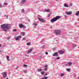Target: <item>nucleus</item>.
<instances>
[{"label": "nucleus", "mask_w": 79, "mask_h": 79, "mask_svg": "<svg viewBox=\"0 0 79 79\" xmlns=\"http://www.w3.org/2000/svg\"><path fill=\"white\" fill-rule=\"evenodd\" d=\"M1 29L4 31H6L10 28V25L8 24H4L1 25Z\"/></svg>", "instance_id": "obj_1"}, {"label": "nucleus", "mask_w": 79, "mask_h": 79, "mask_svg": "<svg viewBox=\"0 0 79 79\" xmlns=\"http://www.w3.org/2000/svg\"><path fill=\"white\" fill-rule=\"evenodd\" d=\"M60 18H61V16H57L55 18H54L53 19H51V21L52 23L55 22V21H56V20H58V19H60Z\"/></svg>", "instance_id": "obj_2"}, {"label": "nucleus", "mask_w": 79, "mask_h": 79, "mask_svg": "<svg viewBox=\"0 0 79 79\" xmlns=\"http://www.w3.org/2000/svg\"><path fill=\"white\" fill-rule=\"evenodd\" d=\"M61 33V30H56L54 31V34H56V35H60Z\"/></svg>", "instance_id": "obj_3"}, {"label": "nucleus", "mask_w": 79, "mask_h": 79, "mask_svg": "<svg viewBox=\"0 0 79 79\" xmlns=\"http://www.w3.org/2000/svg\"><path fill=\"white\" fill-rule=\"evenodd\" d=\"M38 19L42 23H44V22H45V20L44 19H41L40 18H38Z\"/></svg>", "instance_id": "obj_4"}, {"label": "nucleus", "mask_w": 79, "mask_h": 79, "mask_svg": "<svg viewBox=\"0 0 79 79\" xmlns=\"http://www.w3.org/2000/svg\"><path fill=\"white\" fill-rule=\"evenodd\" d=\"M21 36H18L15 38V39L16 40H18L19 39V38H21Z\"/></svg>", "instance_id": "obj_5"}, {"label": "nucleus", "mask_w": 79, "mask_h": 79, "mask_svg": "<svg viewBox=\"0 0 79 79\" xmlns=\"http://www.w3.org/2000/svg\"><path fill=\"white\" fill-rule=\"evenodd\" d=\"M6 73H7L6 72H4L3 73V76L4 77H6Z\"/></svg>", "instance_id": "obj_6"}, {"label": "nucleus", "mask_w": 79, "mask_h": 79, "mask_svg": "<svg viewBox=\"0 0 79 79\" xmlns=\"http://www.w3.org/2000/svg\"><path fill=\"white\" fill-rule=\"evenodd\" d=\"M66 13L67 14V15H71V14H72V12H71V11L66 12Z\"/></svg>", "instance_id": "obj_7"}, {"label": "nucleus", "mask_w": 79, "mask_h": 79, "mask_svg": "<svg viewBox=\"0 0 79 79\" xmlns=\"http://www.w3.org/2000/svg\"><path fill=\"white\" fill-rule=\"evenodd\" d=\"M58 52H56L53 54V56H58Z\"/></svg>", "instance_id": "obj_8"}, {"label": "nucleus", "mask_w": 79, "mask_h": 79, "mask_svg": "<svg viewBox=\"0 0 79 79\" xmlns=\"http://www.w3.org/2000/svg\"><path fill=\"white\" fill-rule=\"evenodd\" d=\"M64 53V52L62 51H59V53L60 54H63Z\"/></svg>", "instance_id": "obj_9"}, {"label": "nucleus", "mask_w": 79, "mask_h": 79, "mask_svg": "<svg viewBox=\"0 0 79 79\" xmlns=\"http://www.w3.org/2000/svg\"><path fill=\"white\" fill-rule=\"evenodd\" d=\"M33 50L32 49H29L28 51V52H27V54L29 53H31V52H32Z\"/></svg>", "instance_id": "obj_10"}, {"label": "nucleus", "mask_w": 79, "mask_h": 79, "mask_svg": "<svg viewBox=\"0 0 79 79\" xmlns=\"http://www.w3.org/2000/svg\"><path fill=\"white\" fill-rule=\"evenodd\" d=\"M6 58H7V60L8 61H10V59H9V58H10V56H6Z\"/></svg>", "instance_id": "obj_11"}, {"label": "nucleus", "mask_w": 79, "mask_h": 79, "mask_svg": "<svg viewBox=\"0 0 79 79\" xmlns=\"http://www.w3.org/2000/svg\"><path fill=\"white\" fill-rule=\"evenodd\" d=\"M26 2V0H22V3L24 4V3Z\"/></svg>", "instance_id": "obj_12"}, {"label": "nucleus", "mask_w": 79, "mask_h": 79, "mask_svg": "<svg viewBox=\"0 0 79 79\" xmlns=\"http://www.w3.org/2000/svg\"><path fill=\"white\" fill-rule=\"evenodd\" d=\"M64 6L65 7H69V6L66 3L64 4Z\"/></svg>", "instance_id": "obj_13"}, {"label": "nucleus", "mask_w": 79, "mask_h": 79, "mask_svg": "<svg viewBox=\"0 0 79 79\" xmlns=\"http://www.w3.org/2000/svg\"><path fill=\"white\" fill-rule=\"evenodd\" d=\"M42 69H37V72H40V71H42Z\"/></svg>", "instance_id": "obj_14"}, {"label": "nucleus", "mask_w": 79, "mask_h": 79, "mask_svg": "<svg viewBox=\"0 0 79 79\" xmlns=\"http://www.w3.org/2000/svg\"><path fill=\"white\" fill-rule=\"evenodd\" d=\"M19 27L20 28H22L23 27V24H19Z\"/></svg>", "instance_id": "obj_15"}, {"label": "nucleus", "mask_w": 79, "mask_h": 79, "mask_svg": "<svg viewBox=\"0 0 79 79\" xmlns=\"http://www.w3.org/2000/svg\"><path fill=\"white\" fill-rule=\"evenodd\" d=\"M76 46V44H72V47L73 48H75Z\"/></svg>", "instance_id": "obj_16"}, {"label": "nucleus", "mask_w": 79, "mask_h": 79, "mask_svg": "<svg viewBox=\"0 0 79 79\" xmlns=\"http://www.w3.org/2000/svg\"><path fill=\"white\" fill-rule=\"evenodd\" d=\"M72 62H69L68 63V66H71V64H72Z\"/></svg>", "instance_id": "obj_17"}, {"label": "nucleus", "mask_w": 79, "mask_h": 79, "mask_svg": "<svg viewBox=\"0 0 79 79\" xmlns=\"http://www.w3.org/2000/svg\"><path fill=\"white\" fill-rule=\"evenodd\" d=\"M75 15L76 16H79V10L77 12V13H75Z\"/></svg>", "instance_id": "obj_18"}, {"label": "nucleus", "mask_w": 79, "mask_h": 79, "mask_svg": "<svg viewBox=\"0 0 79 79\" xmlns=\"http://www.w3.org/2000/svg\"><path fill=\"white\" fill-rule=\"evenodd\" d=\"M25 34L26 33L24 32H22L21 33V35H22L23 36H24Z\"/></svg>", "instance_id": "obj_19"}, {"label": "nucleus", "mask_w": 79, "mask_h": 79, "mask_svg": "<svg viewBox=\"0 0 79 79\" xmlns=\"http://www.w3.org/2000/svg\"><path fill=\"white\" fill-rule=\"evenodd\" d=\"M48 78V77H43L42 78H41V79H47Z\"/></svg>", "instance_id": "obj_20"}, {"label": "nucleus", "mask_w": 79, "mask_h": 79, "mask_svg": "<svg viewBox=\"0 0 79 79\" xmlns=\"http://www.w3.org/2000/svg\"><path fill=\"white\" fill-rule=\"evenodd\" d=\"M41 74L42 75H44V73H45V72L44 71H42L41 72Z\"/></svg>", "instance_id": "obj_21"}, {"label": "nucleus", "mask_w": 79, "mask_h": 79, "mask_svg": "<svg viewBox=\"0 0 79 79\" xmlns=\"http://www.w3.org/2000/svg\"><path fill=\"white\" fill-rule=\"evenodd\" d=\"M49 9H48V10H47V9H45V11L46 12H49Z\"/></svg>", "instance_id": "obj_22"}, {"label": "nucleus", "mask_w": 79, "mask_h": 79, "mask_svg": "<svg viewBox=\"0 0 79 79\" xmlns=\"http://www.w3.org/2000/svg\"><path fill=\"white\" fill-rule=\"evenodd\" d=\"M21 11L22 13H24V12H25L23 9L21 10Z\"/></svg>", "instance_id": "obj_23"}, {"label": "nucleus", "mask_w": 79, "mask_h": 79, "mask_svg": "<svg viewBox=\"0 0 79 79\" xmlns=\"http://www.w3.org/2000/svg\"><path fill=\"white\" fill-rule=\"evenodd\" d=\"M27 45H31V44L30 43H28L27 44Z\"/></svg>", "instance_id": "obj_24"}, {"label": "nucleus", "mask_w": 79, "mask_h": 79, "mask_svg": "<svg viewBox=\"0 0 79 79\" xmlns=\"http://www.w3.org/2000/svg\"><path fill=\"white\" fill-rule=\"evenodd\" d=\"M16 29H14L13 30V32H16Z\"/></svg>", "instance_id": "obj_25"}, {"label": "nucleus", "mask_w": 79, "mask_h": 79, "mask_svg": "<svg viewBox=\"0 0 79 79\" xmlns=\"http://www.w3.org/2000/svg\"><path fill=\"white\" fill-rule=\"evenodd\" d=\"M64 76V74H63V73H62L61 74V77H62V76Z\"/></svg>", "instance_id": "obj_26"}, {"label": "nucleus", "mask_w": 79, "mask_h": 79, "mask_svg": "<svg viewBox=\"0 0 79 79\" xmlns=\"http://www.w3.org/2000/svg\"><path fill=\"white\" fill-rule=\"evenodd\" d=\"M70 69H67V71H70Z\"/></svg>", "instance_id": "obj_27"}, {"label": "nucleus", "mask_w": 79, "mask_h": 79, "mask_svg": "<svg viewBox=\"0 0 79 79\" xmlns=\"http://www.w3.org/2000/svg\"><path fill=\"white\" fill-rule=\"evenodd\" d=\"M44 67L46 68H47L48 67V66L47 65H45L44 66Z\"/></svg>", "instance_id": "obj_28"}, {"label": "nucleus", "mask_w": 79, "mask_h": 79, "mask_svg": "<svg viewBox=\"0 0 79 79\" xmlns=\"http://www.w3.org/2000/svg\"><path fill=\"white\" fill-rule=\"evenodd\" d=\"M4 16H5L6 17V18L7 19H8V16H7V15H5Z\"/></svg>", "instance_id": "obj_29"}, {"label": "nucleus", "mask_w": 79, "mask_h": 79, "mask_svg": "<svg viewBox=\"0 0 79 79\" xmlns=\"http://www.w3.org/2000/svg\"><path fill=\"white\" fill-rule=\"evenodd\" d=\"M23 28H24V29L26 28V27L25 26V25H23Z\"/></svg>", "instance_id": "obj_30"}, {"label": "nucleus", "mask_w": 79, "mask_h": 79, "mask_svg": "<svg viewBox=\"0 0 79 79\" xmlns=\"http://www.w3.org/2000/svg\"><path fill=\"white\" fill-rule=\"evenodd\" d=\"M26 37H24L22 39V40H26Z\"/></svg>", "instance_id": "obj_31"}, {"label": "nucleus", "mask_w": 79, "mask_h": 79, "mask_svg": "<svg viewBox=\"0 0 79 79\" xmlns=\"http://www.w3.org/2000/svg\"><path fill=\"white\" fill-rule=\"evenodd\" d=\"M33 24H34V25H35V27H36V26H37V24L35 23H34Z\"/></svg>", "instance_id": "obj_32"}, {"label": "nucleus", "mask_w": 79, "mask_h": 79, "mask_svg": "<svg viewBox=\"0 0 79 79\" xmlns=\"http://www.w3.org/2000/svg\"><path fill=\"white\" fill-rule=\"evenodd\" d=\"M4 5H8V4L7 3H6V2H5L4 3Z\"/></svg>", "instance_id": "obj_33"}, {"label": "nucleus", "mask_w": 79, "mask_h": 79, "mask_svg": "<svg viewBox=\"0 0 79 79\" xmlns=\"http://www.w3.org/2000/svg\"><path fill=\"white\" fill-rule=\"evenodd\" d=\"M45 47V45H44V46H43L42 47V48H44V47Z\"/></svg>", "instance_id": "obj_34"}, {"label": "nucleus", "mask_w": 79, "mask_h": 79, "mask_svg": "<svg viewBox=\"0 0 79 79\" xmlns=\"http://www.w3.org/2000/svg\"><path fill=\"white\" fill-rule=\"evenodd\" d=\"M11 37H9L8 38H7V40H10V39Z\"/></svg>", "instance_id": "obj_35"}, {"label": "nucleus", "mask_w": 79, "mask_h": 79, "mask_svg": "<svg viewBox=\"0 0 79 79\" xmlns=\"http://www.w3.org/2000/svg\"><path fill=\"white\" fill-rule=\"evenodd\" d=\"M24 66H25V67H26L27 66V65L26 64H24L23 65Z\"/></svg>", "instance_id": "obj_36"}, {"label": "nucleus", "mask_w": 79, "mask_h": 79, "mask_svg": "<svg viewBox=\"0 0 79 79\" xmlns=\"http://www.w3.org/2000/svg\"><path fill=\"white\" fill-rule=\"evenodd\" d=\"M24 73H27V70L24 71Z\"/></svg>", "instance_id": "obj_37"}, {"label": "nucleus", "mask_w": 79, "mask_h": 79, "mask_svg": "<svg viewBox=\"0 0 79 79\" xmlns=\"http://www.w3.org/2000/svg\"><path fill=\"white\" fill-rule=\"evenodd\" d=\"M59 59H60V57H59L56 58L57 60H59Z\"/></svg>", "instance_id": "obj_38"}, {"label": "nucleus", "mask_w": 79, "mask_h": 79, "mask_svg": "<svg viewBox=\"0 0 79 79\" xmlns=\"http://www.w3.org/2000/svg\"><path fill=\"white\" fill-rule=\"evenodd\" d=\"M44 70L45 71H47V68H46L45 69H44Z\"/></svg>", "instance_id": "obj_39"}, {"label": "nucleus", "mask_w": 79, "mask_h": 79, "mask_svg": "<svg viewBox=\"0 0 79 79\" xmlns=\"http://www.w3.org/2000/svg\"><path fill=\"white\" fill-rule=\"evenodd\" d=\"M44 76H47V74L45 73Z\"/></svg>", "instance_id": "obj_40"}, {"label": "nucleus", "mask_w": 79, "mask_h": 79, "mask_svg": "<svg viewBox=\"0 0 79 79\" xmlns=\"http://www.w3.org/2000/svg\"><path fill=\"white\" fill-rule=\"evenodd\" d=\"M1 7H2V4H0V8H1Z\"/></svg>", "instance_id": "obj_41"}, {"label": "nucleus", "mask_w": 79, "mask_h": 79, "mask_svg": "<svg viewBox=\"0 0 79 79\" xmlns=\"http://www.w3.org/2000/svg\"><path fill=\"white\" fill-rule=\"evenodd\" d=\"M50 14H49L48 17H50Z\"/></svg>", "instance_id": "obj_42"}, {"label": "nucleus", "mask_w": 79, "mask_h": 79, "mask_svg": "<svg viewBox=\"0 0 79 79\" xmlns=\"http://www.w3.org/2000/svg\"><path fill=\"white\" fill-rule=\"evenodd\" d=\"M19 68V66H17V68H16V69H17L18 68Z\"/></svg>", "instance_id": "obj_43"}, {"label": "nucleus", "mask_w": 79, "mask_h": 79, "mask_svg": "<svg viewBox=\"0 0 79 79\" xmlns=\"http://www.w3.org/2000/svg\"><path fill=\"white\" fill-rule=\"evenodd\" d=\"M46 55H48V52H46Z\"/></svg>", "instance_id": "obj_44"}, {"label": "nucleus", "mask_w": 79, "mask_h": 79, "mask_svg": "<svg viewBox=\"0 0 79 79\" xmlns=\"http://www.w3.org/2000/svg\"><path fill=\"white\" fill-rule=\"evenodd\" d=\"M64 17H65V18H66V17H67V16H66V15H65Z\"/></svg>", "instance_id": "obj_45"}, {"label": "nucleus", "mask_w": 79, "mask_h": 79, "mask_svg": "<svg viewBox=\"0 0 79 79\" xmlns=\"http://www.w3.org/2000/svg\"><path fill=\"white\" fill-rule=\"evenodd\" d=\"M68 64H65V66H68Z\"/></svg>", "instance_id": "obj_46"}, {"label": "nucleus", "mask_w": 79, "mask_h": 79, "mask_svg": "<svg viewBox=\"0 0 79 79\" xmlns=\"http://www.w3.org/2000/svg\"><path fill=\"white\" fill-rule=\"evenodd\" d=\"M2 47V44H0V47Z\"/></svg>", "instance_id": "obj_47"}, {"label": "nucleus", "mask_w": 79, "mask_h": 79, "mask_svg": "<svg viewBox=\"0 0 79 79\" xmlns=\"http://www.w3.org/2000/svg\"><path fill=\"white\" fill-rule=\"evenodd\" d=\"M1 52H1V51H0V53Z\"/></svg>", "instance_id": "obj_48"}, {"label": "nucleus", "mask_w": 79, "mask_h": 79, "mask_svg": "<svg viewBox=\"0 0 79 79\" xmlns=\"http://www.w3.org/2000/svg\"><path fill=\"white\" fill-rule=\"evenodd\" d=\"M6 79H8V78H7Z\"/></svg>", "instance_id": "obj_49"}, {"label": "nucleus", "mask_w": 79, "mask_h": 79, "mask_svg": "<svg viewBox=\"0 0 79 79\" xmlns=\"http://www.w3.org/2000/svg\"><path fill=\"white\" fill-rule=\"evenodd\" d=\"M27 56H29V55H27Z\"/></svg>", "instance_id": "obj_50"}, {"label": "nucleus", "mask_w": 79, "mask_h": 79, "mask_svg": "<svg viewBox=\"0 0 79 79\" xmlns=\"http://www.w3.org/2000/svg\"><path fill=\"white\" fill-rule=\"evenodd\" d=\"M0 64H1V62H0Z\"/></svg>", "instance_id": "obj_51"}, {"label": "nucleus", "mask_w": 79, "mask_h": 79, "mask_svg": "<svg viewBox=\"0 0 79 79\" xmlns=\"http://www.w3.org/2000/svg\"><path fill=\"white\" fill-rule=\"evenodd\" d=\"M19 79H22V78H20Z\"/></svg>", "instance_id": "obj_52"}, {"label": "nucleus", "mask_w": 79, "mask_h": 79, "mask_svg": "<svg viewBox=\"0 0 79 79\" xmlns=\"http://www.w3.org/2000/svg\"><path fill=\"white\" fill-rule=\"evenodd\" d=\"M0 15H1V14H0Z\"/></svg>", "instance_id": "obj_53"}]
</instances>
